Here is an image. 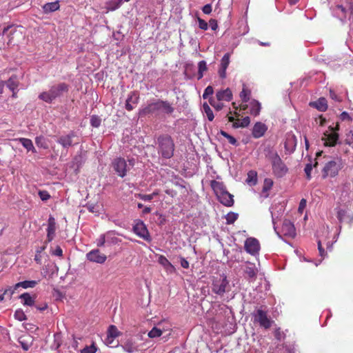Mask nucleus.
Here are the masks:
<instances>
[{"instance_id":"18","label":"nucleus","mask_w":353,"mask_h":353,"mask_svg":"<svg viewBox=\"0 0 353 353\" xmlns=\"http://www.w3.org/2000/svg\"><path fill=\"white\" fill-rule=\"evenodd\" d=\"M56 221L55 219L50 215L48 220V228H47V241L51 242L56 232Z\"/></svg>"},{"instance_id":"5","label":"nucleus","mask_w":353,"mask_h":353,"mask_svg":"<svg viewBox=\"0 0 353 353\" xmlns=\"http://www.w3.org/2000/svg\"><path fill=\"white\" fill-rule=\"evenodd\" d=\"M68 91V85L65 83H60L52 85L48 91L42 92L39 95L41 101L50 103L53 100L61 97L63 92Z\"/></svg>"},{"instance_id":"4","label":"nucleus","mask_w":353,"mask_h":353,"mask_svg":"<svg viewBox=\"0 0 353 353\" xmlns=\"http://www.w3.org/2000/svg\"><path fill=\"white\" fill-rule=\"evenodd\" d=\"M267 157L271 162L272 172L275 176L281 178L286 174L288 168L276 151L270 150Z\"/></svg>"},{"instance_id":"43","label":"nucleus","mask_w":353,"mask_h":353,"mask_svg":"<svg viewBox=\"0 0 353 353\" xmlns=\"http://www.w3.org/2000/svg\"><path fill=\"white\" fill-rule=\"evenodd\" d=\"M162 334V330L157 327H154L149 332L148 336L150 338H155L160 336Z\"/></svg>"},{"instance_id":"51","label":"nucleus","mask_w":353,"mask_h":353,"mask_svg":"<svg viewBox=\"0 0 353 353\" xmlns=\"http://www.w3.org/2000/svg\"><path fill=\"white\" fill-rule=\"evenodd\" d=\"M198 23H199V28H201V30H208V23L205 20H203V19H202L199 17L198 18Z\"/></svg>"},{"instance_id":"16","label":"nucleus","mask_w":353,"mask_h":353,"mask_svg":"<svg viewBox=\"0 0 353 353\" xmlns=\"http://www.w3.org/2000/svg\"><path fill=\"white\" fill-rule=\"evenodd\" d=\"M75 137V132L71 131L68 134L60 136L57 140V143H59L63 148H68L73 145L72 139Z\"/></svg>"},{"instance_id":"13","label":"nucleus","mask_w":353,"mask_h":353,"mask_svg":"<svg viewBox=\"0 0 353 353\" xmlns=\"http://www.w3.org/2000/svg\"><path fill=\"white\" fill-rule=\"evenodd\" d=\"M244 248L248 253L255 255L260 250V244L256 239L250 237L245 240Z\"/></svg>"},{"instance_id":"44","label":"nucleus","mask_w":353,"mask_h":353,"mask_svg":"<svg viewBox=\"0 0 353 353\" xmlns=\"http://www.w3.org/2000/svg\"><path fill=\"white\" fill-rule=\"evenodd\" d=\"M318 165V162L315 161L314 164L312 165L311 163H307L304 169V171L306 174L307 179L310 180L311 179V172L312 170V167H316Z\"/></svg>"},{"instance_id":"15","label":"nucleus","mask_w":353,"mask_h":353,"mask_svg":"<svg viewBox=\"0 0 353 353\" xmlns=\"http://www.w3.org/2000/svg\"><path fill=\"white\" fill-rule=\"evenodd\" d=\"M244 276L249 281H253L256 279L258 269L256 268L254 263L250 262H246L243 269Z\"/></svg>"},{"instance_id":"24","label":"nucleus","mask_w":353,"mask_h":353,"mask_svg":"<svg viewBox=\"0 0 353 353\" xmlns=\"http://www.w3.org/2000/svg\"><path fill=\"white\" fill-rule=\"evenodd\" d=\"M158 262L165 269V270L170 274L176 272L175 267L168 260V259L163 255H159L158 258Z\"/></svg>"},{"instance_id":"32","label":"nucleus","mask_w":353,"mask_h":353,"mask_svg":"<svg viewBox=\"0 0 353 353\" xmlns=\"http://www.w3.org/2000/svg\"><path fill=\"white\" fill-rule=\"evenodd\" d=\"M18 141L22 144V145L27 149L28 151H32L36 152V150L33 145L32 141L27 138H19Z\"/></svg>"},{"instance_id":"31","label":"nucleus","mask_w":353,"mask_h":353,"mask_svg":"<svg viewBox=\"0 0 353 353\" xmlns=\"http://www.w3.org/2000/svg\"><path fill=\"white\" fill-rule=\"evenodd\" d=\"M250 113L253 116H257L259 114L261 111V103L256 100H252L250 103Z\"/></svg>"},{"instance_id":"53","label":"nucleus","mask_w":353,"mask_h":353,"mask_svg":"<svg viewBox=\"0 0 353 353\" xmlns=\"http://www.w3.org/2000/svg\"><path fill=\"white\" fill-rule=\"evenodd\" d=\"M105 243V234H101L99 239H97V245L98 247H102L104 245Z\"/></svg>"},{"instance_id":"20","label":"nucleus","mask_w":353,"mask_h":353,"mask_svg":"<svg viewBox=\"0 0 353 353\" xmlns=\"http://www.w3.org/2000/svg\"><path fill=\"white\" fill-rule=\"evenodd\" d=\"M233 98L232 92L230 88L221 89L216 92V99L218 101H230Z\"/></svg>"},{"instance_id":"28","label":"nucleus","mask_w":353,"mask_h":353,"mask_svg":"<svg viewBox=\"0 0 353 353\" xmlns=\"http://www.w3.org/2000/svg\"><path fill=\"white\" fill-rule=\"evenodd\" d=\"M122 347L124 351L128 353H134L139 351L137 346L132 339L126 340L124 344L122 345Z\"/></svg>"},{"instance_id":"61","label":"nucleus","mask_w":353,"mask_h":353,"mask_svg":"<svg viewBox=\"0 0 353 353\" xmlns=\"http://www.w3.org/2000/svg\"><path fill=\"white\" fill-rule=\"evenodd\" d=\"M306 200L305 199H302L299 203V211L302 212V210L305 208L306 206Z\"/></svg>"},{"instance_id":"26","label":"nucleus","mask_w":353,"mask_h":353,"mask_svg":"<svg viewBox=\"0 0 353 353\" xmlns=\"http://www.w3.org/2000/svg\"><path fill=\"white\" fill-rule=\"evenodd\" d=\"M210 185L216 196L220 195V194L227 190L225 185L223 182L217 181L216 180H212Z\"/></svg>"},{"instance_id":"37","label":"nucleus","mask_w":353,"mask_h":353,"mask_svg":"<svg viewBox=\"0 0 353 353\" xmlns=\"http://www.w3.org/2000/svg\"><path fill=\"white\" fill-rule=\"evenodd\" d=\"M120 335V332L118 330L117 327L114 325H111L109 326L108 330V336L114 339Z\"/></svg>"},{"instance_id":"22","label":"nucleus","mask_w":353,"mask_h":353,"mask_svg":"<svg viewBox=\"0 0 353 353\" xmlns=\"http://www.w3.org/2000/svg\"><path fill=\"white\" fill-rule=\"evenodd\" d=\"M230 63V54L226 53L222 57L220 64V68L219 69V77L222 79L225 78L226 77V70Z\"/></svg>"},{"instance_id":"27","label":"nucleus","mask_w":353,"mask_h":353,"mask_svg":"<svg viewBox=\"0 0 353 353\" xmlns=\"http://www.w3.org/2000/svg\"><path fill=\"white\" fill-rule=\"evenodd\" d=\"M38 283V282L37 281H21V282H19L17 283H16L14 287H12V289L14 290V292H15V290H17L19 288L21 287L24 289H27V288H34L37 284Z\"/></svg>"},{"instance_id":"25","label":"nucleus","mask_w":353,"mask_h":353,"mask_svg":"<svg viewBox=\"0 0 353 353\" xmlns=\"http://www.w3.org/2000/svg\"><path fill=\"white\" fill-rule=\"evenodd\" d=\"M310 105L321 112H325L327 110V100L324 97L319 98L316 101L310 103Z\"/></svg>"},{"instance_id":"29","label":"nucleus","mask_w":353,"mask_h":353,"mask_svg":"<svg viewBox=\"0 0 353 353\" xmlns=\"http://www.w3.org/2000/svg\"><path fill=\"white\" fill-rule=\"evenodd\" d=\"M60 5L58 1L47 3L43 6V10L45 13H50L59 9Z\"/></svg>"},{"instance_id":"41","label":"nucleus","mask_w":353,"mask_h":353,"mask_svg":"<svg viewBox=\"0 0 353 353\" xmlns=\"http://www.w3.org/2000/svg\"><path fill=\"white\" fill-rule=\"evenodd\" d=\"M123 3V0H111L108 3V9L110 10H115L119 8Z\"/></svg>"},{"instance_id":"17","label":"nucleus","mask_w":353,"mask_h":353,"mask_svg":"<svg viewBox=\"0 0 353 353\" xmlns=\"http://www.w3.org/2000/svg\"><path fill=\"white\" fill-rule=\"evenodd\" d=\"M336 216L340 223H352L353 222L352 212L346 209H339Z\"/></svg>"},{"instance_id":"1","label":"nucleus","mask_w":353,"mask_h":353,"mask_svg":"<svg viewBox=\"0 0 353 353\" xmlns=\"http://www.w3.org/2000/svg\"><path fill=\"white\" fill-rule=\"evenodd\" d=\"M174 108L167 101L158 99L153 103H149L145 108L139 110V117H144L148 114L163 112L166 114H172L174 112Z\"/></svg>"},{"instance_id":"46","label":"nucleus","mask_w":353,"mask_h":353,"mask_svg":"<svg viewBox=\"0 0 353 353\" xmlns=\"http://www.w3.org/2000/svg\"><path fill=\"white\" fill-rule=\"evenodd\" d=\"M101 120L97 115H92L90 118V124L92 127L98 128L101 125Z\"/></svg>"},{"instance_id":"54","label":"nucleus","mask_w":353,"mask_h":353,"mask_svg":"<svg viewBox=\"0 0 353 353\" xmlns=\"http://www.w3.org/2000/svg\"><path fill=\"white\" fill-rule=\"evenodd\" d=\"M250 123V119L249 117H244L241 121V125L240 126H241V128H245V127H248Z\"/></svg>"},{"instance_id":"14","label":"nucleus","mask_w":353,"mask_h":353,"mask_svg":"<svg viewBox=\"0 0 353 353\" xmlns=\"http://www.w3.org/2000/svg\"><path fill=\"white\" fill-rule=\"evenodd\" d=\"M86 257L90 261L101 264L104 263L107 259V256L101 253L99 249L91 250L86 254Z\"/></svg>"},{"instance_id":"23","label":"nucleus","mask_w":353,"mask_h":353,"mask_svg":"<svg viewBox=\"0 0 353 353\" xmlns=\"http://www.w3.org/2000/svg\"><path fill=\"white\" fill-rule=\"evenodd\" d=\"M219 201L224 205L230 207L234 204L233 195L227 190L216 196Z\"/></svg>"},{"instance_id":"11","label":"nucleus","mask_w":353,"mask_h":353,"mask_svg":"<svg viewBox=\"0 0 353 353\" xmlns=\"http://www.w3.org/2000/svg\"><path fill=\"white\" fill-rule=\"evenodd\" d=\"M133 232L143 240L150 242L152 238L147 229L145 224L141 220H137L133 226Z\"/></svg>"},{"instance_id":"33","label":"nucleus","mask_w":353,"mask_h":353,"mask_svg":"<svg viewBox=\"0 0 353 353\" xmlns=\"http://www.w3.org/2000/svg\"><path fill=\"white\" fill-rule=\"evenodd\" d=\"M19 299L23 301L25 305L32 306L34 304V299L28 292H25L19 296Z\"/></svg>"},{"instance_id":"42","label":"nucleus","mask_w":353,"mask_h":353,"mask_svg":"<svg viewBox=\"0 0 353 353\" xmlns=\"http://www.w3.org/2000/svg\"><path fill=\"white\" fill-rule=\"evenodd\" d=\"M227 224H232L238 219V214L236 213L230 212L225 216Z\"/></svg>"},{"instance_id":"19","label":"nucleus","mask_w":353,"mask_h":353,"mask_svg":"<svg viewBox=\"0 0 353 353\" xmlns=\"http://www.w3.org/2000/svg\"><path fill=\"white\" fill-rule=\"evenodd\" d=\"M268 130L266 125L262 122H256L252 128V135L255 139L262 137Z\"/></svg>"},{"instance_id":"49","label":"nucleus","mask_w":353,"mask_h":353,"mask_svg":"<svg viewBox=\"0 0 353 353\" xmlns=\"http://www.w3.org/2000/svg\"><path fill=\"white\" fill-rule=\"evenodd\" d=\"M39 196L42 201H47L50 198V195L46 190H40Z\"/></svg>"},{"instance_id":"6","label":"nucleus","mask_w":353,"mask_h":353,"mask_svg":"<svg viewBox=\"0 0 353 353\" xmlns=\"http://www.w3.org/2000/svg\"><path fill=\"white\" fill-rule=\"evenodd\" d=\"M211 288L213 293L222 296L225 292L228 291L229 281L227 276L224 274L219 276H213Z\"/></svg>"},{"instance_id":"47","label":"nucleus","mask_w":353,"mask_h":353,"mask_svg":"<svg viewBox=\"0 0 353 353\" xmlns=\"http://www.w3.org/2000/svg\"><path fill=\"white\" fill-rule=\"evenodd\" d=\"M214 93V88L211 85H208L203 92V98L204 99L210 98L209 97L212 96Z\"/></svg>"},{"instance_id":"30","label":"nucleus","mask_w":353,"mask_h":353,"mask_svg":"<svg viewBox=\"0 0 353 353\" xmlns=\"http://www.w3.org/2000/svg\"><path fill=\"white\" fill-rule=\"evenodd\" d=\"M7 87L10 90H17L19 81L17 75H12L7 81L5 82Z\"/></svg>"},{"instance_id":"45","label":"nucleus","mask_w":353,"mask_h":353,"mask_svg":"<svg viewBox=\"0 0 353 353\" xmlns=\"http://www.w3.org/2000/svg\"><path fill=\"white\" fill-rule=\"evenodd\" d=\"M273 185V181L271 179H265L264 180L263 192H265L269 191Z\"/></svg>"},{"instance_id":"64","label":"nucleus","mask_w":353,"mask_h":353,"mask_svg":"<svg viewBox=\"0 0 353 353\" xmlns=\"http://www.w3.org/2000/svg\"><path fill=\"white\" fill-rule=\"evenodd\" d=\"M224 107V105L223 103L221 102V101H219L216 105L214 107V108L216 110V111H220L221 110H222Z\"/></svg>"},{"instance_id":"52","label":"nucleus","mask_w":353,"mask_h":353,"mask_svg":"<svg viewBox=\"0 0 353 353\" xmlns=\"http://www.w3.org/2000/svg\"><path fill=\"white\" fill-rule=\"evenodd\" d=\"M14 290L12 289V287H10V288L8 289H6L3 294H0V302L2 301L4 299V296L9 294H10V296L11 297L12 295L14 294Z\"/></svg>"},{"instance_id":"39","label":"nucleus","mask_w":353,"mask_h":353,"mask_svg":"<svg viewBox=\"0 0 353 353\" xmlns=\"http://www.w3.org/2000/svg\"><path fill=\"white\" fill-rule=\"evenodd\" d=\"M246 181L248 183H249L250 185H255L257 182L256 172L254 171H252V170L250 171L248 173V177H247Z\"/></svg>"},{"instance_id":"21","label":"nucleus","mask_w":353,"mask_h":353,"mask_svg":"<svg viewBox=\"0 0 353 353\" xmlns=\"http://www.w3.org/2000/svg\"><path fill=\"white\" fill-rule=\"evenodd\" d=\"M139 95L137 91L130 92L125 101V108L128 111L134 109L132 104H137L139 103Z\"/></svg>"},{"instance_id":"48","label":"nucleus","mask_w":353,"mask_h":353,"mask_svg":"<svg viewBox=\"0 0 353 353\" xmlns=\"http://www.w3.org/2000/svg\"><path fill=\"white\" fill-rule=\"evenodd\" d=\"M14 317L16 319L22 321L26 319V316L22 310H17L14 312Z\"/></svg>"},{"instance_id":"59","label":"nucleus","mask_w":353,"mask_h":353,"mask_svg":"<svg viewBox=\"0 0 353 353\" xmlns=\"http://www.w3.org/2000/svg\"><path fill=\"white\" fill-rule=\"evenodd\" d=\"M139 197L143 201H151L152 200V195L150 194H139Z\"/></svg>"},{"instance_id":"40","label":"nucleus","mask_w":353,"mask_h":353,"mask_svg":"<svg viewBox=\"0 0 353 353\" xmlns=\"http://www.w3.org/2000/svg\"><path fill=\"white\" fill-rule=\"evenodd\" d=\"M231 114H232V111L230 110L229 112L227 114V117L228 119L229 122H232V127L234 128H241V126H240L241 120H239V119H235V118L234 117L231 116Z\"/></svg>"},{"instance_id":"35","label":"nucleus","mask_w":353,"mask_h":353,"mask_svg":"<svg viewBox=\"0 0 353 353\" xmlns=\"http://www.w3.org/2000/svg\"><path fill=\"white\" fill-rule=\"evenodd\" d=\"M251 92L245 85H243L241 92H240V98L243 103H247L250 100Z\"/></svg>"},{"instance_id":"38","label":"nucleus","mask_w":353,"mask_h":353,"mask_svg":"<svg viewBox=\"0 0 353 353\" xmlns=\"http://www.w3.org/2000/svg\"><path fill=\"white\" fill-rule=\"evenodd\" d=\"M198 77L197 79L199 80L203 78V72L206 71L208 68L206 65V62L205 61H201L198 63Z\"/></svg>"},{"instance_id":"62","label":"nucleus","mask_w":353,"mask_h":353,"mask_svg":"<svg viewBox=\"0 0 353 353\" xmlns=\"http://www.w3.org/2000/svg\"><path fill=\"white\" fill-rule=\"evenodd\" d=\"M318 249H319L320 255L321 256H324L325 254V250L323 248L320 241H318Z\"/></svg>"},{"instance_id":"2","label":"nucleus","mask_w":353,"mask_h":353,"mask_svg":"<svg viewBox=\"0 0 353 353\" xmlns=\"http://www.w3.org/2000/svg\"><path fill=\"white\" fill-rule=\"evenodd\" d=\"M157 151L162 158L169 159L174 155L175 145L171 136L162 134L157 138Z\"/></svg>"},{"instance_id":"55","label":"nucleus","mask_w":353,"mask_h":353,"mask_svg":"<svg viewBox=\"0 0 353 353\" xmlns=\"http://www.w3.org/2000/svg\"><path fill=\"white\" fill-rule=\"evenodd\" d=\"M330 97L332 99L336 101L341 102L342 101V99L340 97H339L333 90L330 91Z\"/></svg>"},{"instance_id":"50","label":"nucleus","mask_w":353,"mask_h":353,"mask_svg":"<svg viewBox=\"0 0 353 353\" xmlns=\"http://www.w3.org/2000/svg\"><path fill=\"white\" fill-rule=\"evenodd\" d=\"M97 351V348L94 345L90 346H86L83 350H81V353H95Z\"/></svg>"},{"instance_id":"56","label":"nucleus","mask_w":353,"mask_h":353,"mask_svg":"<svg viewBox=\"0 0 353 353\" xmlns=\"http://www.w3.org/2000/svg\"><path fill=\"white\" fill-rule=\"evenodd\" d=\"M209 25L212 30H216L218 28V23L216 19H211L209 21Z\"/></svg>"},{"instance_id":"9","label":"nucleus","mask_w":353,"mask_h":353,"mask_svg":"<svg viewBox=\"0 0 353 353\" xmlns=\"http://www.w3.org/2000/svg\"><path fill=\"white\" fill-rule=\"evenodd\" d=\"M253 317L254 321L258 323L261 327L265 330L270 328L274 322L268 317V312L261 308L258 309L255 313L253 314Z\"/></svg>"},{"instance_id":"57","label":"nucleus","mask_w":353,"mask_h":353,"mask_svg":"<svg viewBox=\"0 0 353 353\" xmlns=\"http://www.w3.org/2000/svg\"><path fill=\"white\" fill-rule=\"evenodd\" d=\"M202 11L203 12L204 14H210L212 12V6L210 4L205 5L202 8Z\"/></svg>"},{"instance_id":"10","label":"nucleus","mask_w":353,"mask_h":353,"mask_svg":"<svg viewBox=\"0 0 353 353\" xmlns=\"http://www.w3.org/2000/svg\"><path fill=\"white\" fill-rule=\"evenodd\" d=\"M329 130L330 132H325L322 140L324 141L325 146L333 147L339 140V136L336 131L339 130V125L337 123L335 127L330 126Z\"/></svg>"},{"instance_id":"3","label":"nucleus","mask_w":353,"mask_h":353,"mask_svg":"<svg viewBox=\"0 0 353 353\" xmlns=\"http://www.w3.org/2000/svg\"><path fill=\"white\" fill-rule=\"evenodd\" d=\"M344 166L345 161L341 157H336L332 158L327 161L323 166L322 170L323 178L336 176Z\"/></svg>"},{"instance_id":"36","label":"nucleus","mask_w":353,"mask_h":353,"mask_svg":"<svg viewBox=\"0 0 353 353\" xmlns=\"http://www.w3.org/2000/svg\"><path fill=\"white\" fill-rule=\"evenodd\" d=\"M35 143H36V145L39 148H41L43 149L48 148V144L46 141V138L43 136L37 137L35 138Z\"/></svg>"},{"instance_id":"63","label":"nucleus","mask_w":353,"mask_h":353,"mask_svg":"<svg viewBox=\"0 0 353 353\" xmlns=\"http://www.w3.org/2000/svg\"><path fill=\"white\" fill-rule=\"evenodd\" d=\"M86 208L90 212L92 213L97 212V210H96V206L94 204H88L86 205Z\"/></svg>"},{"instance_id":"58","label":"nucleus","mask_w":353,"mask_h":353,"mask_svg":"<svg viewBox=\"0 0 353 353\" xmlns=\"http://www.w3.org/2000/svg\"><path fill=\"white\" fill-rule=\"evenodd\" d=\"M52 254L58 256H63V250L60 246H57L54 250L52 252Z\"/></svg>"},{"instance_id":"12","label":"nucleus","mask_w":353,"mask_h":353,"mask_svg":"<svg viewBox=\"0 0 353 353\" xmlns=\"http://www.w3.org/2000/svg\"><path fill=\"white\" fill-rule=\"evenodd\" d=\"M280 238L282 236L294 238L296 236V229L294 224L289 220L285 219L283 222L281 231L276 232Z\"/></svg>"},{"instance_id":"34","label":"nucleus","mask_w":353,"mask_h":353,"mask_svg":"<svg viewBox=\"0 0 353 353\" xmlns=\"http://www.w3.org/2000/svg\"><path fill=\"white\" fill-rule=\"evenodd\" d=\"M203 112L204 114H205L206 117H208V119L210 121H212L214 120V115L213 111L212 110L210 105L206 102H205L203 104Z\"/></svg>"},{"instance_id":"8","label":"nucleus","mask_w":353,"mask_h":353,"mask_svg":"<svg viewBox=\"0 0 353 353\" xmlns=\"http://www.w3.org/2000/svg\"><path fill=\"white\" fill-rule=\"evenodd\" d=\"M129 165L127 164L125 159L121 157L116 158L113 160L112 163V167L114 171L117 173V174L120 177H124L128 170H130V167L134 165V160H129Z\"/></svg>"},{"instance_id":"7","label":"nucleus","mask_w":353,"mask_h":353,"mask_svg":"<svg viewBox=\"0 0 353 353\" xmlns=\"http://www.w3.org/2000/svg\"><path fill=\"white\" fill-rule=\"evenodd\" d=\"M3 35H6L8 41L7 44L8 46H14L18 41L23 38L21 28L14 25L8 26L3 28Z\"/></svg>"},{"instance_id":"60","label":"nucleus","mask_w":353,"mask_h":353,"mask_svg":"<svg viewBox=\"0 0 353 353\" xmlns=\"http://www.w3.org/2000/svg\"><path fill=\"white\" fill-rule=\"evenodd\" d=\"M181 265L185 269L189 268V262L183 257H181Z\"/></svg>"}]
</instances>
